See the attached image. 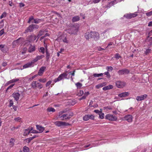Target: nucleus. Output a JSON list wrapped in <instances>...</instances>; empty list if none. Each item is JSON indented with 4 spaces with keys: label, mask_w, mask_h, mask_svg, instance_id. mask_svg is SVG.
Returning <instances> with one entry per match:
<instances>
[{
    "label": "nucleus",
    "mask_w": 152,
    "mask_h": 152,
    "mask_svg": "<svg viewBox=\"0 0 152 152\" xmlns=\"http://www.w3.org/2000/svg\"><path fill=\"white\" fill-rule=\"evenodd\" d=\"M62 41L66 43H68V41L67 40L66 37L65 36H64L63 39H62Z\"/></svg>",
    "instance_id": "nucleus-42"
},
{
    "label": "nucleus",
    "mask_w": 152,
    "mask_h": 152,
    "mask_svg": "<svg viewBox=\"0 0 152 152\" xmlns=\"http://www.w3.org/2000/svg\"><path fill=\"white\" fill-rule=\"evenodd\" d=\"M92 38L95 40H97L99 38V34L97 32L91 31Z\"/></svg>",
    "instance_id": "nucleus-13"
},
{
    "label": "nucleus",
    "mask_w": 152,
    "mask_h": 152,
    "mask_svg": "<svg viewBox=\"0 0 152 152\" xmlns=\"http://www.w3.org/2000/svg\"><path fill=\"white\" fill-rule=\"evenodd\" d=\"M46 67L45 66H42L39 70L38 75L39 76H42L44 72Z\"/></svg>",
    "instance_id": "nucleus-18"
},
{
    "label": "nucleus",
    "mask_w": 152,
    "mask_h": 152,
    "mask_svg": "<svg viewBox=\"0 0 152 152\" xmlns=\"http://www.w3.org/2000/svg\"><path fill=\"white\" fill-rule=\"evenodd\" d=\"M29 151V148L26 146L23 147V152H28Z\"/></svg>",
    "instance_id": "nucleus-37"
},
{
    "label": "nucleus",
    "mask_w": 152,
    "mask_h": 152,
    "mask_svg": "<svg viewBox=\"0 0 152 152\" xmlns=\"http://www.w3.org/2000/svg\"><path fill=\"white\" fill-rule=\"evenodd\" d=\"M42 21V20L39 19L37 18L34 20V23L36 24H38Z\"/></svg>",
    "instance_id": "nucleus-33"
},
{
    "label": "nucleus",
    "mask_w": 152,
    "mask_h": 152,
    "mask_svg": "<svg viewBox=\"0 0 152 152\" xmlns=\"http://www.w3.org/2000/svg\"><path fill=\"white\" fill-rule=\"evenodd\" d=\"M54 124L58 127L67 126L69 125V124L68 123L62 121H56L54 122Z\"/></svg>",
    "instance_id": "nucleus-6"
},
{
    "label": "nucleus",
    "mask_w": 152,
    "mask_h": 152,
    "mask_svg": "<svg viewBox=\"0 0 152 152\" xmlns=\"http://www.w3.org/2000/svg\"><path fill=\"white\" fill-rule=\"evenodd\" d=\"M6 12H4L3 13V14L1 15L0 17V19H2L3 18L5 17L6 16Z\"/></svg>",
    "instance_id": "nucleus-52"
},
{
    "label": "nucleus",
    "mask_w": 152,
    "mask_h": 152,
    "mask_svg": "<svg viewBox=\"0 0 152 152\" xmlns=\"http://www.w3.org/2000/svg\"><path fill=\"white\" fill-rule=\"evenodd\" d=\"M34 19L33 17L31 16L29 18V20L28 23H30L31 22V23H33L34 22Z\"/></svg>",
    "instance_id": "nucleus-35"
},
{
    "label": "nucleus",
    "mask_w": 152,
    "mask_h": 152,
    "mask_svg": "<svg viewBox=\"0 0 152 152\" xmlns=\"http://www.w3.org/2000/svg\"><path fill=\"white\" fill-rule=\"evenodd\" d=\"M45 57L44 55H42L41 56H37L36 58L37 59H38V60H39L40 59H41L44 58Z\"/></svg>",
    "instance_id": "nucleus-46"
},
{
    "label": "nucleus",
    "mask_w": 152,
    "mask_h": 152,
    "mask_svg": "<svg viewBox=\"0 0 152 152\" xmlns=\"http://www.w3.org/2000/svg\"><path fill=\"white\" fill-rule=\"evenodd\" d=\"M15 142V140L13 139L12 138L10 140V147H12L14 145V142Z\"/></svg>",
    "instance_id": "nucleus-34"
},
{
    "label": "nucleus",
    "mask_w": 152,
    "mask_h": 152,
    "mask_svg": "<svg viewBox=\"0 0 152 152\" xmlns=\"http://www.w3.org/2000/svg\"><path fill=\"white\" fill-rule=\"evenodd\" d=\"M106 118L111 121H115L117 119V117L113 115L108 114L105 116Z\"/></svg>",
    "instance_id": "nucleus-9"
},
{
    "label": "nucleus",
    "mask_w": 152,
    "mask_h": 152,
    "mask_svg": "<svg viewBox=\"0 0 152 152\" xmlns=\"http://www.w3.org/2000/svg\"><path fill=\"white\" fill-rule=\"evenodd\" d=\"M14 85L15 84H14L9 86L6 90V93H7L8 92L10 91L9 90L13 88Z\"/></svg>",
    "instance_id": "nucleus-30"
},
{
    "label": "nucleus",
    "mask_w": 152,
    "mask_h": 152,
    "mask_svg": "<svg viewBox=\"0 0 152 152\" xmlns=\"http://www.w3.org/2000/svg\"><path fill=\"white\" fill-rule=\"evenodd\" d=\"M91 31L86 32L85 34V38L87 39H89L92 38V33Z\"/></svg>",
    "instance_id": "nucleus-19"
},
{
    "label": "nucleus",
    "mask_w": 152,
    "mask_h": 152,
    "mask_svg": "<svg viewBox=\"0 0 152 152\" xmlns=\"http://www.w3.org/2000/svg\"><path fill=\"white\" fill-rule=\"evenodd\" d=\"M77 88H80L82 86V84L78 82L75 84Z\"/></svg>",
    "instance_id": "nucleus-36"
},
{
    "label": "nucleus",
    "mask_w": 152,
    "mask_h": 152,
    "mask_svg": "<svg viewBox=\"0 0 152 152\" xmlns=\"http://www.w3.org/2000/svg\"><path fill=\"white\" fill-rule=\"evenodd\" d=\"M113 88V86L112 85H110L103 87V90L104 91H106L108 90L112 89Z\"/></svg>",
    "instance_id": "nucleus-26"
},
{
    "label": "nucleus",
    "mask_w": 152,
    "mask_h": 152,
    "mask_svg": "<svg viewBox=\"0 0 152 152\" xmlns=\"http://www.w3.org/2000/svg\"><path fill=\"white\" fill-rule=\"evenodd\" d=\"M39 28L38 25L36 24L30 25L25 31V33L31 32H33L34 29H37Z\"/></svg>",
    "instance_id": "nucleus-3"
},
{
    "label": "nucleus",
    "mask_w": 152,
    "mask_h": 152,
    "mask_svg": "<svg viewBox=\"0 0 152 152\" xmlns=\"http://www.w3.org/2000/svg\"><path fill=\"white\" fill-rule=\"evenodd\" d=\"M38 80L39 82H42L43 83H44L46 81V80L45 78L40 79H39Z\"/></svg>",
    "instance_id": "nucleus-48"
},
{
    "label": "nucleus",
    "mask_w": 152,
    "mask_h": 152,
    "mask_svg": "<svg viewBox=\"0 0 152 152\" xmlns=\"http://www.w3.org/2000/svg\"><path fill=\"white\" fill-rule=\"evenodd\" d=\"M44 46L45 48V51L48 50V46L47 44L45 43V40L44 41Z\"/></svg>",
    "instance_id": "nucleus-53"
},
{
    "label": "nucleus",
    "mask_w": 152,
    "mask_h": 152,
    "mask_svg": "<svg viewBox=\"0 0 152 152\" xmlns=\"http://www.w3.org/2000/svg\"><path fill=\"white\" fill-rule=\"evenodd\" d=\"M31 133H39V132L35 130H33L32 127L31 128Z\"/></svg>",
    "instance_id": "nucleus-44"
},
{
    "label": "nucleus",
    "mask_w": 152,
    "mask_h": 152,
    "mask_svg": "<svg viewBox=\"0 0 152 152\" xmlns=\"http://www.w3.org/2000/svg\"><path fill=\"white\" fill-rule=\"evenodd\" d=\"M86 96H84H84H83L82 97H81V98H80L79 99V100H82L83 99H86Z\"/></svg>",
    "instance_id": "nucleus-64"
},
{
    "label": "nucleus",
    "mask_w": 152,
    "mask_h": 152,
    "mask_svg": "<svg viewBox=\"0 0 152 152\" xmlns=\"http://www.w3.org/2000/svg\"><path fill=\"white\" fill-rule=\"evenodd\" d=\"M107 70L108 71H111L113 70V68L112 66H108L107 67Z\"/></svg>",
    "instance_id": "nucleus-54"
},
{
    "label": "nucleus",
    "mask_w": 152,
    "mask_h": 152,
    "mask_svg": "<svg viewBox=\"0 0 152 152\" xmlns=\"http://www.w3.org/2000/svg\"><path fill=\"white\" fill-rule=\"evenodd\" d=\"M146 15L147 16H150L152 15V12L151 11L146 13Z\"/></svg>",
    "instance_id": "nucleus-57"
},
{
    "label": "nucleus",
    "mask_w": 152,
    "mask_h": 152,
    "mask_svg": "<svg viewBox=\"0 0 152 152\" xmlns=\"http://www.w3.org/2000/svg\"><path fill=\"white\" fill-rule=\"evenodd\" d=\"M147 40L148 42L149 45H152V37H149L148 36L147 38Z\"/></svg>",
    "instance_id": "nucleus-28"
},
{
    "label": "nucleus",
    "mask_w": 152,
    "mask_h": 152,
    "mask_svg": "<svg viewBox=\"0 0 152 152\" xmlns=\"http://www.w3.org/2000/svg\"><path fill=\"white\" fill-rule=\"evenodd\" d=\"M39 50L40 52H41L43 54H44L45 52V48L43 47H41Z\"/></svg>",
    "instance_id": "nucleus-39"
},
{
    "label": "nucleus",
    "mask_w": 152,
    "mask_h": 152,
    "mask_svg": "<svg viewBox=\"0 0 152 152\" xmlns=\"http://www.w3.org/2000/svg\"><path fill=\"white\" fill-rule=\"evenodd\" d=\"M64 36V35H61L57 38V40L59 42H62Z\"/></svg>",
    "instance_id": "nucleus-31"
},
{
    "label": "nucleus",
    "mask_w": 152,
    "mask_h": 152,
    "mask_svg": "<svg viewBox=\"0 0 152 152\" xmlns=\"http://www.w3.org/2000/svg\"><path fill=\"white\" fill-rule=\"evenodd\" d=\"M65 112H66V111H65L64 110H63V111H61L58 113V115H63V114H63L64 113H65Z\"/></svg>",
    "instance_id": "nucleus-59"
},
{
    "label": "nucleus",
    "mask_w": 152,
    "mask_h": 152,
    "mask_svg": "<svg viewBox=\"0 0 152 152\" xmlns=\"http://www.w3.org/2000/svg\"><path fill=\"white\" fill-rule=\"evenodd\" d=\"M46 53V58L47 61H48L50 57V53H49L48 50L45 51Z\"/></svg>",
    "instance_id": "nucleus-32"
},
{
    "label": "nucleus",
    "mask_w": 152,
    "mask_h": 152,
    "mask_svg": "<svg viewBox=\"0 0 152 152\" xmlns=\"http://www.w3.org/2000/svg\"><path fill=\"white\" fill-rule=\"evenodd\" d=\"M45 31L43 30H40L39 31L38 34H39L40 36L44 35L45 34Z\"/></svg>",
    "instance_id": "nucleus-43"
},
{
    "label": "nucleus",
    "mask_w": 152,
    "mask_h": 152,
    "mask_svg": "<svg viewBox=\"0 0 152 152\" xmlns=\"http://www.w3.org/2000/svg\"><path fill=\"white\" fill-rule=\"evenodd\" d=\"M22 42V38H20L12 42L13 48H15L21 44Z\"/></svg>",
    "instance_id": "nucleus-8"
},
{
    "label": "nucleus",
    "mask_w": 152,
    "mask_h": 152,
    "mask_svg": "<svg viewBox=\"0 0 152 152\" xmlns=\"http://www.w3.org/2000/svg\"><path fill=\"white\" fill-rule=\"evenodd\" d=\"M79 96H82L84 94V92L83 91L80 90L79 93Z\"/></svg>",
    "instance_id": "nucleus-62"
},
{
    "label": "nucleus",
    "mask_w": 152,
    "mask_h": 152,
    "mask_svg": "<svg viewBox=\"0 0 152 152\" xmlns=\"http://www.w3.org/2000/svg\"><path fill=\"white\" fill-rule=\"evenodd\" d=\"M32 140V137H30L29 138L27 139L26 140V142L27 143H29Z\"/></svg>",
    "instance_id": "nucleus-50"
},
{
    "label": "nucleus",
    "mask_w": 152,
    "mask_h": 152,
    "mask_svg": "<svg viewBox=\"0 0 152 152\" xmlns=\"http://www.w3.org/2000/svg\"><path fill=\"white\" fill-rule=\"evenodd\" d=\"M79 30V27L78 25H74V26L70 28L67 29L66 31L69 34H75Z\"/></svg>",
    "instance_id": "nucleus-1"
},
{
    "label": "nucleus",
    "mask_w": 152,
    "mask_h": 152,
    "mask_svg": "<svg viewBox=\"0 0 152 152\" xmlns=\"http://www.w3.org/2000/svg\"><path fill=\"white\" fill-rule=\"evenodd\" d=\"M137 15V12H135L133 13H129L125 15L124 17H126L127 19H131L133 18H134Z\"/></svg>",
    "instance_id": "nucleus-12"
},
{
    "label": "nucleus",
    "mask_w": 152,
    "mask_h": 152,
    "mask_svg": "<svg viewBox=\"0 0 152 152\" xmlns=\"http://www.w3.org/2000/svg\"><path fill=\"white\" fill-rule=\"evenodd\" d=\"M30 133H31V128L27 129L25 130L24 134L27 135L28 134Z\"/></svg>",
    "instance_id": "nucleus-29"
},
{
    "label": "nucleus",
    "mask_w": 152,
    "mask_h": 152,
    "mask_svg": "<svg viewBox=\"0 0 152 152\" xmlns=\"http://www.w3.org/2000/svg\"><path fill=\"white\" fill-rule=\"evenodd\" d=\"M31 86L32 88L34 89H36L37 88L40 89L43 87L42 84L36 81H34L31 84Z\"/></svg>",
    "instance_id": "nucleus-4"
},
{
    "label": "nucleus",
    "mask_w": 152,
    "mask_h": 152,
    "mask_svg": "<svg viewBox=\"0 0 152 152\" xmlns=\"http://www.w3.org/2000/svg\"><path fill=\"white\" fill-rule=\"evenodd\" d=\"M36 39V36L35 35H31L29 36V39L30 41H34Z\"/></svg>",
    "instance_id": "nucleus-24"
},
{
    "label": "nucleus",
    "mask_w": 152,
    "mask_h": 152,
    "mask_svg": "<svg viewBox=\"0 0 152 152\" xmlns=\"http://www.w3.org/2000/svg\"><path fill=\"white\" fill-rule=\"evenodd\" d=\"M117 3V2L116 0H114L111 1L110 2L108 3V4L106 5V7H107L110 8L113 5Z\"/></svg>",
    "instance_id": "nucleus-17"
},
{
    "label": "nucleus",
    "mask_w": 152,
    "mask_h": 152,
    "mask_svg": "<svg viewBox=\"0 0 152 152\" xmlns=\"http://www.w3.org/2000/svg\"><path fill=\"white\" fill-rule=\"evenodd\" d=\"M38 59H37V58L36 57L33 60H32V61H31V62L34 65V64L35 62H36L38 61Z\"/></svg>",
    "instance_id": "nucleus-55"
},
{
    "label": "nucleus",
    "mask_w": 152,
    "mask_h": 152,
    "mask_svg": "<svg viewBox=\"0 0 152 152\" xmlns=\"http://www.w3.org/2000/svg\"><path fill=\"white\" fill-rule=\"evenodd\" d=\"M80 20V17L78 16H76L72 18V22H77Z\"/></svg>",
    "instance_id": "nucleus-27"
},
{
    "label": "nucleus",
    "mask_w": 152,
    "mask_h": 152,
    "mask_svg": "<svg viewBox=\"0 0 152 152\" xmlns=\"http://www.w3.org/2000/svg\"><path fill=\"white\" fill-rule=\"evenodd\" d=\"M104 74L107 75V77L108 78H109L110 77V75L108 72H105Z\"/></svg>",
    "instance_id": "nucleus-51"
},
{
    "label": "nucleus",
    "mask_w": 152,
    "mask_h": 152,
    "mask_svg": "<svg viewBox=\"0 0 152 152\" xmlns=\"http://www.w3.org/2000/svg\"><path fill=\"white\" fill-rule=\"evenodd\" d=\"M52 83V82L50 80H49V81H48L47 83H46V87H48V86L49 85H50L51 83Z\"/></svg>",
    "instance_id": "nucleus-56"
},
{
    "label": "nucleus",
    "mask_w": 152,
    "mask_h": 152,
    "mask_svg": "<svg viewBox=\"0 0 152 152\" xmlns=\"http://www.w3.org/2000/svg\"><path fill=\"white\" fill-rule=\"evenodd\" d=\"M83 118L85 121H87L89 119L94 120V116L93 115L87 114L84 116Z\"/></svg>",
    "instance_id": "nucleus-10"
},
{
    "label": "nucleus",
    "mask_w": 152,
    "mask_h": 152,
    "mask_svg": "<svg viewBox=\"0 0 152 152\" xmlns=\"http://www.w3.org/2000/svg\"><path fill=\"white\" fill-rule=\"evenodd\" d=\"M34 66V65L31 62H28L26 64L24 65L23 66V67L24 68H26L28 67H31L32 66Z\"/></svg>",
    "instance_id": "nucleus-23"
},
{
    "label": "nucleus",
    "mask_w": 152,
    "mask_h": 152,
    "mask_svg": "<svg viewBox=\"0 0 152 152\" xmlns=\"http://www.w3.org/2000/svg\"><path fill=\"white\" fill-rule=\"evenodd\" d=\"M115 58H121V56H120L119 54L118 53H116L115 55Z\"/></svg>",
    "instance_id": "nucleus-49"
},
{
    "label": "nucleus",
    "mask_w": 152,
    "mask_h": 152,
    "mask_svg": "<svg viewBox=\"0 0 152 152\" xmlns=\"http://www.w3.org/2000/svg\"><path fill=\"white\" fill-rule=\"evenodd\" d=\"M129 94L128 92H124L118 94V96L120 97H125L129 95Z\"/></svg>",
    "instance_id": "nucleus-22"
},
{
    "label": "nucleus",
    "mask_w": 152,
    "mask_h": 152,
    "mask_svg": "<svg viewBox=\"0 0 152 152\" xmlns=\"http://www.w3.org/2000/svg\"><path fill=\"white\" fill-rule=\"evenodd\" d=\"M94 112L96 113H98V114H100V113L102 112L101 111H99V110H95L94 111Z\"/></svg>",
    "instance_id": "nucleus-61"
},
{
    "label": "nucleus",
    "mask_w": 152,
    "mask_h": 152,
    "mask_svg": "<svg viewBox=\"0 0 152 152\" xmlns=\"http://www.w3.org/2000/svg\"><path fill=\"white\" fill-rule=\"evenodd\" d=\"M37 75H35L34 76H33L29 78V80H32L34 78L36 77L37 76Z\"/></svg>",
    "instance_id": "nucleus-60"
},
{
    "label": "nucleus",
    "mask_w": 152,
    "mask_h": 152,
    "mask_svg": "<svg viewBox=\"0 0 152 152\" xmlns=\"http://www.w3.org/2000/svg\"><path fill=\"white\" fill-rule=\"evenodd\" d=\"M73 115V113L72 112H69L66 114H64L61 115H58V118H61L62 121H66L70 118Z\"/></svg>",
    "instance_id": "nucleus-2"
},
{
    "label": "nucleus",
    "mask_w": 152,
    "mask_h": 152,
    "mask_svg": "<svg viewBox=\"0 0 152 152\" xmlns=\"http://www.w3.org/2000/svg\"><path fill=\"white\" fill-rule=\"evenodd\" d=\"M129 72L130 71L128 69H124L119 70L118 72V74L120 75H127L129 74Z\"/></svg>",
    "instance_id": "nucleus-7"
},
{
    "label": "nucleus",
    "mask_w": 152,
    "mask_h": 152,
    "mask_svg": "<svg viewBox=\"0 0 152 152\" xmlns=\"http://www.w3.org/2000/svg\"><path fill=\"white\" fill-rule=\"evenodd\" d=\"M13 102L12 100H10V101L9 107H11V106H13Z\"/></svg>",
    "instance_id": "nucleus-58"
},
{
    "label": "nucleus",
    "mask_w": 152,
    "mask_h": 152,
    "mask_svg": "<svg viewBox=\"0 0 152 152\" xmlns=\"http://www.w3.org/2000/svg\"><path fill=\"white\" fill-rule=\"evenodd\" d=\"M105 85V84L104 83H101L100 84L97 85L96 87L97 88H100L102 87L103 86Z\"/></svg>",
    "instance_id": "nucleus-40"
},
{
    "label": "nucleus",
    "mask_w": 152,
    "mask_h": 152,
    "mask_svg": "<svg viewBox=\"0 0 152 152\" xmlns=\"http://www.w3.org/2000/svg\"><path fill=\"white\" fill-rule=\"evenodd\" d=\"M4 33V30L3 29L0 31V36H1Z\"/></svg>",
    "instance_id": "nucleus-63"
},
{
    "label": "nucleus",
    "mask_w": 152,
    "mask_h": 152,
    "mask_svg": "<svg viewBox=\"0 0 152 152\" xmlns=\"http://www.w3.org/2000/svg\"><path fill=\"white\" fill-rule=\"evenodd\" d=\"M47 110L49 112L55 111V110L54 108L52 107H48L47 109Z\"/></svg>",
    "instance_id": "nucleus-38"
},
{
    "label": "nucleus",
    "mask_w": 152,
    "mask_h": 152,
    "mask_svg": "<svg viewBox=\"0 0 152 152\" xmlns=\"http://www.w3.org/2000/svg\"><path fill=\"white\" fill-rule=\"evenodd\" d=\"M151 49L148 48L145 51V54L147 55L151 53Z\"/></svg>",
    "instance_id": "nucleus-41"
},
{
    "label": "nucleus",
    "mask_w": 152,
    "mask_h": 152,
    "mask_svg": "<svg viewBox=\"0 0 152 152\" xmlns=\"http://www.w3.org/2000/svg\"><path fill=\"white\" fill-rule=\"evenodd\" d=\"M116 86L118 88H121L124 87L126 85V83L124 82L118 81L115 83Z\"/></svg>",
    "instance_id": "nucleus-11"
},
{
    "label": "nucleus",
    "mask_w": 152,
    "mask_h": 152,
    "mask_svg": "<svg viewBox=\"0 0 152 152\" xmlns=\"http://www.w3.org/2000/svg\"><path fill=\"white\" fill-rule=\"evenodd\" d=\"M12 96L14 98L16 101H17L19 99L20 94L18 93H14L12 94Z\"/></svg>",
    "instance_id": "nucleus-21"
},
{
    "label": "nucleus",
    "mask_w": 152,
    "mask_h": 152,
    "mask_svg": "<svg viewBox=\"0 0 152 152\" xmlns=\"http://www.w3.org/2000/svg\"><path fill=\"white\" fill-rule=\"evenodd\" d=\"M37 129L39 130V133H41L43 132L45 130V128L42 126L39 125H36Z\"/></svg>",
    "instance_id": "nucleus-20"
},
{
    "label": "nucleus",
    "mask_w": 152,
    "mask_h": 152,
    "mask_svg": "<svg viewBox=\"0 0 152 152\" xmlns=\"http://www.w3.org/2000/svg\"><path fill=\"white\" fill-rule=\"evenodd\" d=\"M124 119L128 122H130L132 121V115H127L124 117Z\"/></svg>",
    "instance_id": "nucleus-15"
},
{
    "label": "nucleus",
    "mask_w": 152,
    "mask_h": 152,
    "mask_svg": "<svg viewBox=\"0 0 152 152\" xmlns=\"http://www.w3.org/2000/svg\"><path fill=\"white\" fill-rule=\"evenodd\" d=\"M19 80L18 78L14 79L12 80H11L9 81H8L5 85V86H7L9 85L10 84L15 82L17 81H18Z\"/></svg>",
    "instance_id": "nucleus-16"
},
{
    "label": "nucleus",
    "mask_w": 152,
    "mask_h": 152,
    "mask_svg": "<svg viewBox=\"0 0 152 152\" xmlns=\"http://www.w3.org/2000/svg\"><path fill=\"white\" fill-rule=\"evenodd\" d=\"M99 117L101 119H103L104 118V114L101 112L99 114Z\"/></svg>",
    "instance_id": "nucleus-47"
},
{
    "label": "nucleus",
    "mask_w": 152,
    "mask_h": 152,
    "mask_svg": "<svg viewBox=\"0 0 152 152\" xmlns=\"http://www.w3.org/2000/svg\"><path fill=\"white\" fill-rule=\"evenodd\" d=\"M148 96L147 94H145L140 96H137L136 97V99L137 101H140L143 100L146 98Z\"/></svg>",
    "instance_id": "nucleus-14"
},
{
    "label": "nucleus",
    "mask_w": 152,
    "mask_h": 152,
    "mask_svg": "<svg viewBox=\"0 0 152 152\" xmlns=\"http://www.w3.org/2000/svg\"><path fill=\"white\" fill-rule=\"evenodd\" d=\"M67 75V74L66 73H63L60 75L57 78L55 79L53 81L55 83H56L62 80L64 78H66Z\"/></svg>",
    "instance_id": "nucleus-5"
},
{
    "label": "nucleus",
    "mask_w": 152,
    "mask_h": 152,
    "mask_svg": "<svg viewBox=\"0 0 152 152\" xmlns=\"http://www.w3.org/2000/svg\"><path fill=\"white\" fill-rule=\"evenodd\" d=\"M35 49L34 46H32L31 45H30L28 49V52L29 53H31L35 50Z\"/></svg>",
    "instance_id": "nucleus-25"
},
{
    "label": "nucleus",
    "mask_w": 152,
    "mask_h": 152,
    "mask_svg": "<svg viewBox=\"0 0 152 152\" xmlns=\"http://www.w3.org/2000/svg\"><path fill=\"white\" fill-rule=\"evenodd\" d=\"M15 121L18 122H20L21 121V118L20 117L16 118H14Z\"/></svg>",
    "instance_id": "nucleus-45"
}]
</instances>
